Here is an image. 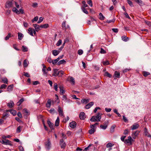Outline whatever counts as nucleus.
<instances>
[{
	"instance_id": "nucleus-17",
	"label": "nucleus",
	"mask_w": 151,
	"mask_h": 151,
	"mask_svg": "<svg viewBox=\"0 0 151 151\" xmlns=\"http://www.w3.org/2000/svg\"><path fill=\"white\" fill-rule=\"evenodd\" d=\"M139 132L138 131H136L133 133L132 134V136L133 138L134 139H135L139 134Z\"/></svg>"
},
{
	"instance_id": "nucleus-49",
	"label": "nucleus",
	"mask_w": 151,
	"mask_h": 151,
	"mask_svg": "<svg viewBox=\"0 0 151 151\" xmlns=\"http://www.w3.org/2000/svg\"><path fill=\"white\" fill-rule=\"evenodd\" d=\"M92 145L90 144L87 147H86L83 150V151H87L90 150V147Z\"/></svg>"
},
{
	"instance_id": "nucleus-25",
	"label": "nucleus",
	"mask_w": 151,
	"mask_h": 151,
	"mask_svg": "<svg viewBox=\"0 0 151 151\" xmlns=\"http://www.w3.org/2000/svg\"><path fill=\"white\" fill-rule=\"evenodd\" d=\"M91 128H92L89 131V133L90 134H92L93 133L96 131L95 129L94 128V127H92Z\"/></svg>"
},
{
	"instance_id": "nucleus-14",
	"label": "nucleus",
	"mask_w": 151,
	"mask_h": 151,
	"mask_svg": "<svg viewBox=\"0 0 151 151\" xmlns=\"http://www.w3.org/2000/svg\"><path fill=\"white\" fill-rule=\"evenodd\" d=\"M144 133L145 136H147L149 138H151V135L149 134L147 131V130L146 128H145V129Z\"/></svg>"
},
{
	"instance_id": "nucleus-58",
	"label": "nucleus",
	"mask_w": 151,
	"mask_h": 151,
	"mask_svg": "<svg viewBox=\"0 0 151 151\" xmlns=\"http://www.w3.org/2000/svg\"><path fill=\"white\" fill-rule=\"evenodd\" d=\"M43 18L42 17H40L39 18V20H38V21L37 22V23L38 24H39L41 22H42L43 20Z\"/></svg>"
},
{
	"instance_id": "nucleus-39",
	"label": "nucleus",
	"mask_w": 151,
	"mask_h": 151,
	"mask_svg": "<svg viewBox=\"0 0 151 151\" xmlns=\"http://www.w3.org/2000/svg\"><path fill=\"white\" fill-rule=\"evenodd\" d=\"M143 75L144 76L147 77L148 75H150V73L144 71L143 72Z\"/></svg>"
},
{
	"instance_id": "nucleus-54",
	"label": "nucleus",
	"mask_w": 151,
	"mask_h": 151,
	"mask_svg": "<svg viewBox=\"0 0 151 151\" xmlns=\"http://www.w3.org/2000/svg\"><path fill=\"white\" fill-rule=\"evenodd\" d=\"M65 62V61L64 60H62L58 62V64L60 65L61 64H63Z\"/></svg>"
},
{
	"instance_id": "nucleus-27",
	"label": "nucleus",
	"mask_w": 151,
	"mask_h": 151,
	"mask_svg": "<svg viewBox=\"0 0 151 151\" xmlns=\"http://www.w3.org/2000/svg\"><path fill=\"white\" fill-rule=\"evenodd\" d=\"M13 85H11L7 87V91H11L12 90L13 88Z\"/></svg>"
},
{
	"instance_id": "nucleus-36",
	"label": "nucleus",
	"mask_w": 151,
	"mask_h": 151,
	"mask_svg": "<svg viewBox=\"0 0 151 151\" xmlns=\"http://www.w3.org/2000/svg\"><path fill=\"white\" fill-rule=\"evenodd\" d=\"M100 127L104 129H106L107 127V124H105L104 125H100Z\"/></svg>"
},
{
	"instance_id": "nucleus-26",
	"label": "nucleus",
	"mask_w": 151,
	"mask_h": 151,
	"mask_svg": "<svg viewBox=\"0 0 151 151\" xmlns=\"http://www.w3.org/2000/svg\"><path fill=\"white\" fill-rule=\"evenodd\" d=\"M120 73L116 71L114 73V76L115 77L119 78L120 77Z\"/></svg>"
},
{
	"instance_id": "nucleus-3",
	"label": "nucleus",
	"mask_w": 151,
	"mask_h": 151,
	"mask_svg": "<svg viewBox=\"0 0 151 151\" xmlns=\"http://www.w3.org/2000/svg\"><path fill=\"white\" fill-rule=\"evenodd\" d=\"M1 143L3 144L9 145L12 146V145L11 143V142L8 139H4V140H2Z\"/></svg>"
},
{
	"instance_id": "nucleus-2",
	"label": "nucleus",
	"mask_w": 151,
	"mask_h": 151,
	"mask_svg": "<svg viewBox=\"0 0 151 151\" xmlns=\"http://www.w3.org/2000/svg\"><path fill=\"white\" fill-rule=\"evenodd\" d=\"M14 3V0H12L11 1H7L6 4V7L7 8H10L13 6V4Z\"/></svg>"
},
{
	"instance_id": "nucleus-10",
	"label": "nucleus",
	"mask_w": 151,
	"mask_h": 151,
	"mask_svg": "<svg viewBox=\"0 0 151 151\" xmlns=\"http://www.w3.org/2000/svg\"><path fill=\"white\" fill-rule=\"evenodd\" d=\"M58 111L59 113V115L61 116L62 117H63L64 115L63 114V109L60 107V106H58Z\"/></svg>"
},
{
	"instance_id": "nucleus-53",
	"label": "nucleus",
	"mask_w": 151,
	"mask_h": 151,
	"mask_svg": "<svg viewBox=\"0 0 151 151\" xmlns=\"http://www.w3.org/2000/svg\"><path fill=\"white\" fill-rule=\"evenodd\" d=\"M82 3L83 5L81 7L86 8L88 7V5L86 4V2L85 1H83Z\"/></svg>"
},
{
	"instance_id": "nucleus-55",
	"label": "nucleus",
	"mask_w": 151,
	"mask_h": 151,
	"mask_svg": "<svg viewBox=\"0 0 151 151\" xmlns=\"http://www.w3.org/2000/svg\"><path fill=\"white\" fill-rule=\"evenodd\" d=\"M23 112L26 113V115H28L29 114V111L26 109H24L23 110Z\"/></svg>"
},
{
	"instance_id": "nucleus-23",
	"label": "nucleus",
	"mask_w": 151,
	"mask_h": 151,
	"mask_svg": "<svg viewBox=\"0 0 151 151\" xmlns=\"http://www.w3.org/2000/svg\"><path fill=\"white\" fill-rule=\"evenodd\" d=\"M90 101L89 99H83L81 100V102L82 103L86 104L89 102Z\"/></svg>"
},
{
	"instance_id": "nucleus-51",
	"label": "nucleus",
	"mask_w": 151,
	"mask_h": 151,
	"mask_svg": "<svg viewBox=\"0 0 151 151\" xmlns=\"http://www.w3.org/2000/svg\"><path fill=\"white\" fill-rule=\"evenodd\" d=\"M63 74V71L61 70L60 71H58V76L59 77L61 76H62V75Z\"/></svg>"
},
{
	"instance_id": "nucleus-5",
	"label": "nucleus",
	"mask_w": 151,
	"mask_h": 151,
	"mask_svg": "<svg viewBox=\"0 0 151 151\" xmlns=\"http://www.w3.org/2000/svg\"><path fill=\"white\" fill-rule=\"evenodd\" d=\"M45 147L48 150H49L51 147V144L49 139L45 143Z\"/></svg>"
},
{
	"instance_id": "nucleus-42",
	"label": "nucleus",
	"mask_w": 151,
	"mask_h": 151,
	"mask_svg": "<svg viewBox=\"0 0 151 151\" xmlns=\"http://www.w3.org/2000/svg\"><path fill=\"white\" fill-rule=\"evenodd\" d=\"M11 34L10 33H9L5 37V40H7L9 39V38L11 37Z\"/></svg>"
},
{
	"instance_id": "nucleus-22",
	"label": "nucleus",
	"mask_w": 151,
	"mask_h": 151,
	"mask_svg": "<svg viewBox=\"0 0 151 151\" xmlns=\"http://www.w3.org/2000/svg\"><path fill=\"white\" fill-rule=\"evenodd\" d=\"M14 105V103L12 101H11L10 102L7 103V106L10 108H12Z\"/></svg>"
},
{
	"instance_id": "nucleus-1",
	"label": "nucleus",
	"mask_w": 151,
	"mask_h": 151,
	"mask_svg": "<svg viewBox=\"0 0 151 151\" xmlns=\"http://www.w3.org/2000/svg\"><path fill=\"white\" fill-rule=\"evenodd\" d=\"M101 114L100 113H98L96 116H93L90 119L92 122H99L101 119Z\"/></svg>"
},
{
	"instance_id": "nucleus-56",
	"label": "nucleus",
	"mask_w": 151,
	"mask_h": 151,
	"mask_svg": "<svg viewBox=\"0 0 151 151\" xmlns=\"http://www.w3.org/2000/svg\"><path fill=\"white\" fill-rule=\"evenodd\" d=\"M104 75L109 78H111V75L108 72H106L105 73Z\"/></svg>"
},
{
	"instance_id": "nucleus-19",
	"label": "nucleus",
	"mask_w": 151,
	"mask_h": 151,
	"mask_svg": "<svg viewBox=\"0 0 151 151\" xmlns=\"http://www.w3.org/2000/svg\"><path fill=\"white\" fill-rule=\"evenodd\" d=\"M18 39L20 40H22L24 37V35L20 32L18 33Z\"/></svg>"
},
{
	"instance_id": "nucleus-11",
	"label": "nucleus",
	"mask_w": 151,
	"mask_h": 151,
	"mask_svg": "<svg viewBox=\"0 0 151 151\" xmlns=\"http://www.w3.org/2000/svg\"><path fill=\"white\" fill-rule=\"evenodd\" d=\"M69 126L70 128L74 129L76 127V123L74 121H72L70 123Z\"/></svg>"
},
{
	"instance_id": "nucleus-24",
	"label": "nucleus",
	"mask_w": 151,
	"mask_h": 151,
	"mask_svg": "<svg viewBox=\"0 0 151 151\" xmlns=\"http://www.w3.org/2000/svg\"><path fill=\"white\" fill-rule=\"evenodd\" d=\"M135 2H137L140 6H143L144 5V3L141 0H134Z\"/></svg>"
},
{
	"instance_id": "nucleus-33",
	"label": "nucleus",
	"mask_w": 151,
	"mask_h": 151,
	"mask_svg": "<svg viewBox=\"0 0 151 151\" xmlns=\"http://www.w3.org/2000/svg\"><path fill=\"white\" fill-rule=\"evenodd\" d=\"M116 126L115 125H113L110 128V131L111 133H113L114 132V129Z\"/></svg>"
},
{
	"instance_id": "nucleus-52",
	"label": "nucleus",
	"mask_w": 151,
	"mask_h": 151,
	"mask_svg": "<svg viewBox=\"0 0 151 151\" xmlns=\"http://www.w3.org/2000/svg\"><path fill=\"white\" fill-rule=\"evenodd\" d=\"M88 4L91 7L92 6V2L91 0H87Z\"/></svg>"
},
{
	"instance_id": "nucleus-57",
	"label": "nucleus",
	"mask_w": 151,
	"mask_h": 151,
	"mask_svg": "<svg viewBox=\"0 0 151 151\" xmlns=\"http://www.w3.org/2000/svg\"><path fill=\"white\" fill-rule=\"evenodd\" d=\"M83 51L82 50L80 49L78 50V53L79 55H81L83 54Z\"/></svg>"
},
{
	"instance_id": "nucleus-64",
	"label": "nucleus",
	"mask_w": 151,
	"mask_h": 151,
	"mask_svg": "<svg viewBox=\"0 0 151 151\" xmlns=\"http://www.w3.org/2000/svg\"><path fill=\"white\" fill-rule=\"evenodd\" d=\"M112 30L115 33H117L118 32V29L117 28H113Z\"/></svg>"
},
{
	"instance_id": "nucleus-16",
	"label": "nucleus",
	"mask_w": 151,
	"mask_h": 151,
	"mask_svg": "<svg viewBox=\"0 0 151 151\" xmlns=\"http://www.w3.org/2000/svg\"><path fill=\"white\" fill-rule=\"evenodd\" d=\"M60 51L57 50H53L52 51V54L54 56H56L60 52Z\"/></svg>"
},
{
	"instance_id": "nucleus-45",
	"label": "nucleus",
	"mask_w": 151,
	"mask_h": 151,
	"mask_svg": "<svg viewBox=\"0 0 151 151\" xmlns=\"http://www.w3.org/2000/svg\"><path fill=\"white\" fill-rule=\"evenodd\" d=\"M66 21H64L63 22L62 24V27L63 29H66V26H65Z\"/></svg>"
},
{
	"instance_id": "nucleus-59",
	"label": "nucleus",
	"mask_w": 151,
	"mask_h": 151,
	"mask_svg": "<svg viewBox=\"0 0 151 151\" xmlns=\"http://www.w3.org/2000/svg\"><path fill=\"white\" fill-rule=\"evenodd\" d=\"M61 43H62L61 40H59L58 42L57 43L56 45L57 46H59L61 44Z\"/></svg>"
},
{
	"instance_id": "nucleus-50",
	"label": "nucleus",
	"mask_w": 151,
	"mask_h": 151,
	"mask_svg": "<svg viewBox=\"0 0 151 151\" xmlns=\"http://www.w3.org/2000/svg\"><path fill=\"white\" fill-rule=\"evenodd\" d=\"M114 145V144H112L110 142L108 143L106 145V147L107 148L110 147H112Z\"/></svg>"
},
{
	"instance_id": "nucleus-41",
	"label": "nucleus",
	"mask_w": 151,
	"mask_h": 151,
	"mask_svg": "<svg viewBox=\"0 0 151 151\" xmlns=\"http://www.w3.org/2000/svg\"><path fill=\"white\" fill-rule=\"evenodd\" d=\"M2 80L4 83L6 84H7L8 83V80L6 78H2Z\"/></svg>"
},
{
	"instance_id": "nucleus-8",
	"label": "nucleus",
	"mask_w": 151,
	"mask_h": 151,
	"mask_svg": "<svg viewBox=\"0 0 151 151\" xmlns=\"http://www.w3.org/2000/svg\"><path fill=\"white\" fill-rule=\"evenodd\" d=\"M139 127V125L138 124L135 123L131 127V129L132 130H134L138 128Z\"/></svg>"
},
{
	"instance_id": "nucleus-13",
	"label": "nucleus",
	"mask_w": 151,
	"mask_h": 151,
	"mask_svg": "<svg viewBox=\"0 0 151 151\" xmlns=\"http://www.w3.org/2000/svg\"><path fill=\"white\" fill-rule=\"evenodd\" d=\"M80 119L81 120H84L86 118L85 114L83 112H81L79 114Z\"/></svg>"
},
{
	"instance_id": "nucleus-21",
	"label": "nucleus",
	"mask_w": 151,
	"mask_h": 151,
	"mask_svg": "<svg viewBox=\"0 0 151 151\" xmlns=\"http://www.w3.org/2000/svg\"><path fill=\"white\" fill-rule=\"evenodd\" d=\"M28 33L32 36H33V30L32 28H29L28 29Z\"/></svg>"
},
{
	"instance_id": "nucleus-61",
	"label": "nucleus",
	"mask_w": 151,
	"mask_h": 151,
	"mask_svg": "<svg viewBox=\"0 0 151 151\" xmlns=\"http://www.w3.org/2000/svg\"><path fill=\"white\" fill-rule=\"evenodd\" d=\"M10 112L13 115H15L16 114V111L15 110H11L10 111Z\"/></svg>"
},
{
	"instance_id": "nucleus-35",
	"label": "nucleus",
	"mask_w": 151,
	"mask_h": 151,
	"mask_svg": "<svg viewBox=\"0 0 151 151\" xmlns=\"http://www.w3.org/2000/svg\"><path fill=\"white\" fill-rule=\"evenodd\" d=\"M122 39L124 41L127 42L128 40V38L125 36H123L122 37Z\"/></svg>"
},
{
	"instance_id": "nucleus-60",
	"label": "nucleus",
	"mask_w": 151,
	"mask_h": 151,
	"mask_svg": "<svg viewBox=\"0 0 151 151\" xmlns=\"http://www.w3.org/2000/svg\"><path fill=\"white\" fill-rule=\"evenodd\" d=\"M38 19V17H35L32 21V23L34 22V21H37Z\"/></svg>"
},
{
	"instance_id": "nucleus-43",
	"label": "nucleus",
	"mask_w": 151,
	"mask_h": 151,
	"mask_svg": "<svg viewBox=\"0 0 151 151\" xmlns=\"http://www.w3.org/2000/svg\"><path fill=\"white\" fill-rule=\"evenodd\" d=\"M24 101L23 99L22 98L17 103V105L18 106H19Z\"/></svg>"
},
{
	"instance_id": "nucleus-37",
	"label": "nucleus",
	"mask_w": 151,
	"mask_h": 151,
	"mask_svg": "<svg viewBox=\"0 0 151 151\" xmlns=\"http://www.w3.org/2000/svg\"><path fill=\"white\" fill-rule=\"evenodd\" d=\"M48 24H46L43 25H41V28H46L48 27Z\"/></svg>"
},
{
	"instance_id": "nucleus-28",
	"label": "nucleus",
	"mask_w": 151,
	"mask_h": 151,
	"mask_svg": "<svg viewBox=\"0 0 151 151\" xmlns=\"http://www.w3.org/2000/svg\"><path fill=\"white\" fill-rule=\"evenodd\" d=\"M22 50L23 52H27L28 51V48L24 46H23L22 47Z\"/></svg>"
},
{
	"instance_id": "nucleus-6",
	"label": "nucleus",
	"mask_w": 151,
	"mask_h": 151,
	"mask_svg": "<svg viewBox=\"0 0 151 151\" xmlns=\"http://www.w3.org/2000/svg\"><path fill=\"white\" fill-rule=\"evenodd\" d=\"M62 100L66 103H70L72 101L69 99H68L66 96L65 95H63L62 98Z\"/></svg>"
},
{
	"instance_id": "nucleus-30",
	"label": "nucleus",
	"mask_w": 151,
	"mask_h": 151,
	"mask_svg": "<svg viewBox=\"0 0 151 151\" xmlns=\"http://www.w3.org/2000/svg\"><path fill=\"white\" fill-rule=\"evenodd\" d=\"M60 88V94H64L65 93V90L63 89V87L60 86L59 87Z\"/></svg>"
},
{
	"instance_id": "nucleus-12",
	"label": "nucleus",
	"mask_w": 151,
	"mask_h": 151,
	"mask_svg": "<svg viewBox=\"0 0 151 151\" xmlns=\"http://www.w3.org/2000/svg\"><path fill=\"white\" fill-rule=\"evenodd\" d=\"M60 145L62 148H64L66 144L63 139H61L60 140Z\"/></svg>"
},
{
	"instance_id": "nucleus-44",
	"label": "nucleus",
	"mask_w": 151,
	"mask_h": 151,
	"mask_svg": "<svg viewBox=\"0 0 151 151\" xmlns=\"http://www.w3.org/2000/svg\"><path fill=\"white\" fill-rule=\"evenodd\" d=\"M85 8L81 7L82 10L84 13L86 14H87L88 13V12Z\"/></svg>"
},
{
	"instance_id": "nucleus-20",
	"label": "nucleus",
	"mask_w": 151,
	"mask_h": 151,
	"mask_svg": "<svg viewBox=\"0 0 151 151\" xmlns=\"http://www.w3.org/2000/svg\"><path fill=\"white\" fill-rule=\"evenodd\" d=\"M47 123L49 125V127L51 129H54L53 128V125L54 124L53 123H51L49 120H48L47 121Z\"/></svg>"
},
{
	"instance_id": "nucleus-63",
	"label": "nucleus",
	"mask_w": 151,
	"mask_h": 151,
	"mask_svg": "<svg viewBox=\"0 0 151 151\" xmlns=\"http://www.w3.org/2000/svg\"><path fill=\"white\" fill-rule=\"evenodd\" d=\"M50 112L51 114H54L55 112V110L54 109H51L49 111Z\"/></svg>"
},
{
	"instance_id": "nucleus-7",
	"label": "nucleus",
	"mask_w": 151,
	"mask_h": 151,
	"mask_svg": "<svg viewBox=\"0 0 151 151\" xmlns=\"http://www.w3.org/2000/svg\"><path fill=\"white\" fill-rule=\"evenodd\" d=\"M42 65L43 67L42 71L43 73V75L44 76H47V72L46 71V67L44 64H42Z\"/></svg>"
},
{
	"instance_id": "nucleus-29",
	"label": "nucleus",
	"mask_w": 151,
	"mask_h": 151,
	"mask_svg": "<svg viewBox=\"0 0 151 151\" xmlns=\"http://www.w3.org/2000/svg\"><path fill=\"white\" fill-rule=\"evenodd\" d=\"M70 78V82L72 84H74L75 83V81L74 80V78L72 77H69Z\"/></svg>"
},
{
	"instance_id": "nucleus-38",
	"label": "nucleus",
	"mask_w": 151,
	"mask_h": 151,
	"mask_svg": "<svg viewBox=\"0 0 151 151\" xmlns=\"http://www.w3.org/2000/svg\"><path fill=\"white\" fill-rule=\"evenodd\" d=\"M12 11L16 13L17 14H19V12L18 11V10L16 8L14 7L13 8Z\"/></svg>"
},
{
	"instance_id": "nucleus-46",
	"label": "nucleus",
	"mask_w": 151,
	"mask_h": 151,
	"mask_svg": "<svg viewBox=\"0 0 151 151\" xmlns=\"http://www.w3.org/2000/svg\"><path fill=\"white\" fill-rule=\"evenodd\" d=\"M22 127L21 126H19L17 129V133H19L21 131V129H22Z\"/></svg>"
},
{
	"instance_id": "nucleus-18",
	"label": "nucleus",
	"mask_w": 151,
	"mask_h": 151,
	"mask_svg": "<svg viewBox=\"0 0 151 151\" xmlns=\"http://www.w3.org/2000/svg\"><path fill=\"white\" fill-rule=\"evenodd\" d=\"M58 70L56 69H53V73L52 74V76H58Z\"/></svg>"
},
{
	"instance_id": "nucleus-62",
	"label": "nucleus",
	"mask_w": 151,
	"mask_h": 151,
	"mask_svg": "<svg viewBox=\"0 0 151 151\" xmlns=\"http://www.w3.org/2000/svg\"><path fill=\"white\" fill-rule=\"evenodd\" d=\"M54 87L55 90L56 91L58 90V85L56 83H55L54 84Z\"/></svg>"
},
{
	"instance_id": "nucleus-34",
	"label": "nucleus",
	"mask_w": 151,
	"mask_h": 151,
	"mask_svg": "<svg viewBox=\"0 0 151 151\" xmlns=\"http://www.w3.org/2000/svg\"><path fill=\"white\" fill-rule=\"evenodd\" d=\"M28 62L26 60H24L23 65L24 67H27L28 65Z\"/></svg>"
},
{
	"instance_id": "nucleus-4",
	"label": "nucleus",
	"mask_w": 151,
	"mask_h": 151,
	"mask_svg": "<svg viewBox=\"0 0 151 151\" xmlns=\"http://www.w3.org/2000/svg\"><path fill=\"white\" fill-rule=\"evenodd\" d=\"M131 136H129L128 137V139H126L124 141V143L126 144H129L130 145L132 144V142L133 141Z\"/></svg>"
},
{
	"instance_id": "nucleus-31",
	"label": "nucleus",
	"mask_w": 151,
	"mask_h": 151,
	"mask_svg": "<svg viewBox=\"0 0 151 151\" xmlns=\"http://www.w3.org/2000/svg\"><path fill=\"white\" fill-rule=\"evenodd\" d=\"M99 18L101 20H104L105 19L103 15L102 14L100 13L99 14Z\"/></svg>"
},
{
	"instance_id": "nucleus-47",
	"label": "nucleus",
	"mask_w": 151,
	"mask_h": 151,
	"mask_svg": "<svg viewBox=\"0 0 151 151\" xmlns=\"http://www.w3.org/2000/svg\"><path fill=\"white\" fill-rule=\"evenodd\" d=\"M127 2L131 6H133L134 5L132 2L130 0H127Z\"/></svg>"
},
{
	"instance_id": "nucleus-40",
	"label": "nucleus",
	"mask_w": 151,
	"mask_h": 151,
	"mask_svg": "<svg viewBox=\"0 0 151 151\" xmlns=\"http://www.w3.org/2000/svg\"><path fill=\"white\" fill-rule=\"evenodd\" d=\"M11 137V136L10 135H8L7 136L3 135L1 137L2 138L4 139H6L9 138Z\"/></svg>"
},
{
	"instance_id": "nucleus-15",
	"label": "nucleus",
	"mask_w": 151,
	"mask_h": 151,
	"mask_svg": "<svg viewBox=\"0 0 151 151\" xmlns=\"http://www.w3.org/2000/svg\"><path fill=\"white\" fill-rule=\"evenodd\" d=\"M94 104V103L93 102H91L88 104H87L85 106V108L86 109H88L92 106Z\"/></svg>"
},
{
	"instance_id": "nucleus-48",
	"label": "nucleus",
	"mask_w": 151,
	"mask_h": 151,
	"mask_svg": "<svg viewBox=\"0 0 151 151\" xmlns=\"http://www.w3.org/2000/svg\"><path fill=\"white\" fill-rule=\"evenodd\" d=\"M103 63L104 65H107L110 64L109 62V61L107 60L105 61H103Z\"/></svg>"
},
{
	"instance_id": "nucleus-9",
	"label": "nucleus",
	"mask_w": 151,
	"mask_h": 151,
	"mask_svg": "<svg viewBox=\"0 0 151 151\" xmlns=\"http://www.w3.org/2000/svg\"><path fill=\"white\" fill-rule=\"evenodd\" d=\"M33 25L35 27V30L37 32H38L39 30H41V25L39 26V25L37 24H33Z\"/></svg>"
},
{
	"instance_id": "nucleus-32",
	"label": "nucleus",
	"mask_w": 151,
	"mask_h": 151,
	"mask_svg": "<svg viewBox=\"0 0 151 151\" xmlns=\"http://www.w3.org/2000/svg\"><path fill=\"white\" fill-rule=\"evenodd\" d=\"M60 122L59 118L58 117L55 122V125L56 126H58Z\"/></svg>"
}]
</instances>
